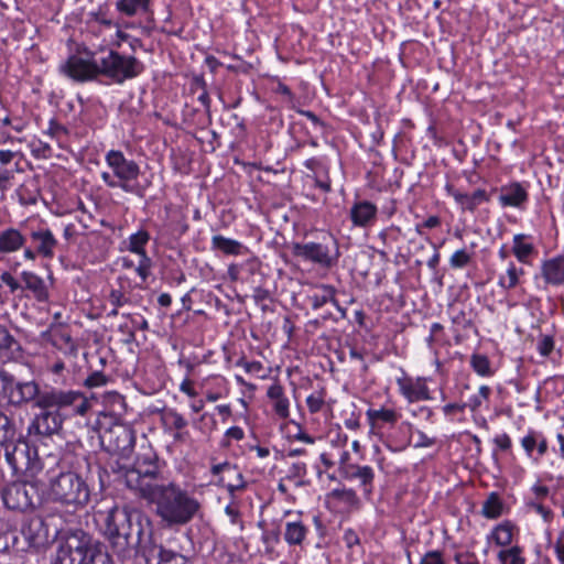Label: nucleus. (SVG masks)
Returning a JSON list of instances; mask_svg holds the SVG:
<instances>
[{"label": "nucleus", "mask_w": 564, "mask_h": 564, "mask_svg": "<svg viewBox=\"0 0 564 564\" xmlns=\"http://www.w3.org/2000/svg\"><path fill=\"white\" fill-rule=\"evenodd\" d=\"M416 435H417V441H416L415 446L429 447V446L434 444V440L429 437V436H426L423 432L417 431Z\"/></svg>", "instance_id": "nucleus-60"}, {"label": "nucleus", "mask_w": 564, "mask_h": 564, "mask_svg": "<svg viewBox=\"0 0 564 564\" xmlns=\"http://www.w3.org/2000/svg\"><path fill=\"white\" fill-rule=\"evenodd\" d=\"M521 547L518 545L511 546L510 549L501 550L498 553V558L506 564L510 560V564H524L525 560L521 556Z\"/></svg>", "instance_id": "nucleus-43"}, {"label": "nucleus", "mask_w": 564, "mask_h": 564, "mask_svg": "<svg viewBox=\"0 0 564 564\" xmlns=\"http://www.w3.org/2000/svg\"><path fill=\"white\" fill-rule=\"evenodd\" d=\"M112 549L123 557L142 556L147 564H192L184 555L163 549L154 531H105Z\"/></svg>", "instance_id": "nucleus-1"}, {"label": "nucleus", "mask_w": 564, "mask_h": 564, "mask_svg": "<svg viewBox=\"0 0 564 564\" xmlns=\"http://www.w3.org/2000/svg\"><path fill=\"white\" fill-rule=\"evenodd\" d=\"M456 564H479L478 560L469 554H456Z\"/></svg>", "instance_id": "nucleus-62"}, {"label": "nucleus", "mask_w": 564, "mask_h": 564, "mask_svg": "<svg viewBox=\"0 0 564 564\" xmlns=\"http://www.w3.org/2000/svg\"><path fill=\"white\" fill-rule=\"evenodd\" d=\"M489 539H494L498 545L506 546L513 541V531H491Z\"/></svg>", "instance_id": "nucleus-50"}, {"label": "nucleus", "mask_w": 564, "mask_h": 564, "mask_svg": "<svg viewBox=\"0 0 564 564\" xmlns=\"http://www.w3.org/2000/svg\"><path fill=\"white\" fill-rule=\"evenodd\" d=\"M2 124L3 126H11L12 129L17 132H21L24 130L25 128V123L21 120H17L15 122H12L11 118L10 117H4L2 120H1Z\"/></svg>", "instance_id": "nucleus-61"}, {"label": "nucleus", "mask_w": 564, "mask_h": 564, "mask_svg": "<svg viewBox=\"0 0 564 564\" xmlns=\"http://www.w3.org/2000/svg\"><path fill=\"white\" fill-rule=\"evenodd\" d=\"M57 552L69 555L73 564H113L106 547L85 531H68Z\"/></svg>", "instance_id": "nucleus-4"}, {"label": "nucleus", "mask_w": 564, "mask_h": 564, "mask_svg": "<svg viewBox=\"0 0 564 564\" xmlns=\"http://www.w3.org/2000/svg\"><path fill=\"white\" fill-rule=\"evenodd\" d=\"M446 191L464 210L473 212L480 204L489 200L486 191L480 188L476 189L471 194H467L459 192L452 185H446Z\"/></svg>", "instance_id": "nucleus-24"}, {"label": "nucleus", "mask_w": 564, "mask_h": 564, "mask_svg": "<svg viewBox=\"0 0 564 564\" xmlns=\"http://www.w3.org/2000/svg\"><path fill=\"white\" fill-rule=\"evenodd\" d=\"M128 488L143 497H151L153 489L160 486L155 481L160 476L156 453L151 446L141 447L131 467H120Z\"/></svg>", "instance_id": "nucleus-3"}, {"label": "nucleus", "mask_w": 564, "mask_h": 564, "mask_svg": "<svg viewBox=\"0 0 564 564\" xmlns=\"http://www.w3.org/2000/svg\"><path fill=\"white\" fill-rule=\"evenodd\" d=\"M494 442L502 451H508L511 447V438L506 433L497 435Z\"/></svg>", "instance_id": "nucleus-56"}, {"label": "nucleus", "mask_w": 564, "mask_h": 564, "mask_svg": "<svg viewBox=\"0 0 564 564\" xmlns=\"http://www.w3.org/2000/svg\"><path fill=\"white\" fill-rule=\"evenodd\" d=\"M536 349L541 356L547 357L554 349V338L549 335H542L539 338Z\"/></svg>", "instance_id": "nucleus-47"}, {"label": "nucleus", "mask_w": 564, "mask_h": 564, "mask_svg": "<svg viewBox=\"0 0 564 564\" xmlns=\"http://www.w3.org/2000/svg\"><path fill=\"white\" fill-rule=\"evenodd\" d=\"M21 279L25 288L33 293L37 301L43 302L48 299L47 289L41 276L31 271H23L21 272Z\"/></svg>", "instance_id": "nucleus-34"}, {"label": "nucleus", "mask_w": 564, "mask_h": 564, "mask_svg": "<svg viewBox=\"0 0 564 564\" xmlns=\"http://www.w3.org/2000/svg\"><path fill=\"white\" fill-rule=\"evenodd\" d=\"M512 253L521 263L528 264L535 253V248L532 242L528 241L525 235L518 234L513 237Z\"/></svg>", "instance_id": "nucleus-35"}, {"label": "nucleus", "mask_w": 564, "mask_h": 564, "mask_svg": "<svg viewBox=\"0 0 564 564\" xmlns=\"http://www.w3.org/2000/svg\"><path fill=\"white\" fill-rule=\"evenodd\" d=\"M0 382L4 397L14 406H21L39 399L40 387L31 381H18L7 371L0 372Z\"/></svg>", "instance_id": "nucleus-13"}, {"label": "nucleus", "mask_w": 564, "mask_h": 564, "mask_svg": "<svg viewBox=\"0 0 564 564\" xmlns=\"http://www.w3.org/2000/svg\"><path fill=\"white\" fill-rule=\"evenodd\" d=\"M123 281H124V278L119 276V279H118L119 289H111V291L108 295V301L112 306L121 307V306L130 303V299L127 295V292H126V289L123 285Z\"/></svg>", "instance_id": "nucleus-41"}, {"label": "nucleus", "mask_w": 564, "mask_h": 564, "mask_svg": "<svg viewBox=\"0 0 564 564\" xmlns=\"http://www.w3.org/2000/svg\"><path fill=\"white\" fill-rule=\"evenodd\" d=\"M470 254L465 249H460L452 254L449 264L454 269H462L470 262Z\"/></svg>", "instance_id": "nucleus-46"}, {"label": "nucleus", "mask_w": 564, "mask_h": 564, "mask_svg": "<svg viewBox=\"0 0 564 564\" xmlns=\"http://www.w3.org/2000/svg\"><path fill=\"white\" fill-rule=\"evenodd\" d=\"M491 393V389L488 386H481L477 394L471 395L467 402L463 403L465 409H469L471 412L477 411L484 401L488 400Z\"/></svg>", "instance_id": "nucleus-42"}, {"label": "nucleus", "mask_w": 564, "mask_h": 564, "mask_svg": "<svg viewBox=\"0 0 564 564\" xmlns=\"http://www.w3.org/2000/svg\"><path fill=\"white\" fill-rule=\"evenodd\" d=\"M64 416L57 411L42 410L32 422L31 429L39 435L48 436L57 433L63 425Z\"/></svg>", "instance_id": "nucleus-21"}, {"label": "nucleus", "mask_w": 564, "mask_h": 564, "mask_svg": "<svg viewBox=\"0 0 564 564\" xmlns=\"http://www.w3.org/2000/svg\"><path fill=\"white\" fill-rule=\"evenodd\" d=\"M267 397L270 400L274 414L280 420L290 417V400L285 395L284 388L279 382H273L267 390Z\"/></svg>", "instance_id": "nucleus-23"}, {"label": "nucleus", "mask_w": 564, "mask_h": 564, "mask_svg": "<svg viewBox=\"0 0 564 564\" xmlns=\"http://www.w3.org/2000/svg\"><path fill=\"white\" fill-rule=\"evenodd\" d=\"M63 74L76 82L95 79L99 75L98 58L85 59L73 55L59 66Z\"/></svg>", "instance_id": "nucleus-15"}, {"label": "nucleus", "mask_w": 564, "mask_h": 564, "mask_svg": "<svg viewBox=\"0 0 564 564\" xmlns=\"http://www.w3.org/2000/svg\"><path fill=\"white\" fill-rule=\"evenodd\" d=\"M482 514L489 519H497L503 512V503L497 492H490L482 505Z\"/></svg>", "instance_id": "nucleus-39"}, {"label": "nucleus", "mask_w": 564, "mask_h": 564, "mask_svg": "<svg viewBox=\"0 0 564 564\" xmlns=\"http://www.w3.org/2000/svg\"><path fill=\"white\" fill-rule=\"evenodd\" d=\"M420 564H445L440 551H430L421 560Z\"/></svg>", "instance_id": "nucleus-53"}, {"label": "nucleus", "mask_w": 564, "mask_h": 564, "mask_svg": "<svg viewBox=\"0 0 564 564\" xmlns=\"http://www.w3.org/2000/svg\"><path fill=\"white\" fill-rule=\"evenodd\" d=\"M310 299L314 310L321 308L328 302L337 305V301L335 300V289L327 284L317 286V292L314 293Z\"/></svg>", "instance_id": "nucleus-38"}, {"label": "nucleus", "mask_w": 564, "mask_h": 564, "mask_svg": "<svg viewBox=\"0 0 564 564\" xmlns=\"http://www.w3.org/2000/svg\"><path fill=\"white\" fill-rule=\"evenodd\" d=\"M48 496L55 501L77 507L88 502L90 491L80 475L74 471H61L50 477Z\"/></svg>", "instance_id": "nucleus-7"}, {"label": "nucleus", "mask_w": 564, "mask_h": 564, "mask_svg": "<svg viewBox=\"0 0 564 564\" xmlns=\"http://www.w3.org/2000/svg\"><path fill=\"white\" fill-rule=\"evenodd\" d=\"M96 516L105 522L107 529H145L150 525L149 518L142 511L127 507H115L108 512L99 511Z\"/></svg>", "instance_id": "nucleus-14"}, {"label": "nucleus", "mask_w": 564, "mask_h": 564, "mask_svg": "<svg viewBox=\"0 0 564 564\" xmlns=\"http://www.w3.org/2000/svg\"><path fill=\"white\" fill-rule=\"evenodd\" d=\"M212 247L216 250H219L226 254H240L243 246L241 242L226 238L221 235L213 236L212 238Z\"/></svg>", "instance_id": "nucleus-37"}, {"label": "nucleus", "mask_w": 564, "mask_h": 564, "mask_svg": "<svg viewBox=\"0 0 564 564\" xmlns=\"http://www.w3.org/2000/svg\"><path fill=\"white\" fill-rule=\"evenodd\" d=\"M105 161L110 172L100 173L102 182L110 188H120L126 193H138V177L140 166L133 160H129L121 151L110 150L105 155Z\"/></svg>", "instance_id": "nucleus-5"}, {"label": "nucleus", "mask_w": 564, "mask_h": 564, "mask_svg": "<svg viewBox=\"0 0 564 564\" xmlns=\"http://www.w3.org/2000/svg\"><path fill=\"white\" fill-rule=\"evenodd\" d=\"M523 274L524 270L518 268L514 262L510 261L506 272L499 275L498 285L506 291L512 290L520 284V279Z\"/></svg>", "instance_id": "nucleus-36"}, {"label": "nucleus", "mask_w": 564, "mask_h": 564, "mask_svg": "<svg viewBox=\"0 0 564 564\" xmlns=\"http://www.w3.org/2000/svg\"><path fill=\"white\" fill-rule=\"evenodd\" d=\"M344 477L347 479H358L360 485L364 487L365 492H371L375 473L370 466H347L345 467Z\"/></svg>", "instance_id": "nucleus-32"}, {"label": "nucleus", "mask_w": 564, "mask_h": 564, "mask_svg": "<svg viewBox=\"0 0 564 564\" xmlns=\"http://www.w3.org/2000/svg\"><path fill=\"white\" fill-rule=\"evenodd\" d=\"M366 416L371 427L378 429L381 427L382 424L394 425L398 422L400 414L393 409L382 406L379 409H368Z\"/></svg>", "instance_id": "nucleus-31"}, {"label": "nucleus", "mask_w": 564, "mask_h": 564, "mask_svg": "<svg viewBox=\"0 0 564 564\" xmlns=\"http://www.w3.org/2000/svg\"><path fill=\"white\" fill-rule=\"evenodd\" d=\"M397 384L400 393L410 403L431 399L430 390L424 378H398Z\"/></svg>", "instance_id": "nucleus-19"}, {"label": "nucleus", "mask_w": 564, "mask_h": 564, "mask_svg": "<svg viewBox=\"0 0 564 564\" xmlns=\"http://www.w3.org/2000/svg\"><path fill=\"white\" fill-rule=\"evenodd\" d=\"M30 238L40 257L44 259H53L55 257L58 241L51 229L39 227L31 231Z\"/></svg>", "instance_id": "nucleus-20"}, {"label": "nucleus", "mask_w": 564, "mask_h": 564, "mask_svg": "<svg viewBox=\"0 0 564 564\" xmlns=\"http://www.w3.org/2000/svg\"><path fill=\"white\" fill-rule=\"evenodd\" d=\"M4 457L14 476L31 479L37 478L50 462L57 463V458L53 456L48 457L45 463L41 462L37 449L25 440L7 444Z\"/></svg>", "instance_id": "nucleus-6"}, {"label": "nucleus", "mask_w": 564, "mask_h": 564, "mask_svg": "<svg viewBox=\"0 0 564 564\" xmlns=\"http://www.w3.org/2000/svg\"><path fill=\"white\" fill-rule=\"evenodd\" d=\"M180 390L191 398H194L197 394V392L193 388V382L189 379H185L182 381V383L180 384Z\"/></svg>", "instance_id": "nucleus-59"}, {"label": "nucleus", "mask_w": 564, "mask_h": 564, "mask_svg": "<svg viewBox=\"0 0 564 564\" xmlns=\"http://www.w3.org/2000/svg\"><path fill=\"white\" fill-rule=\"evenodd\" d=\"M521 446L523 447L528 457L533 458V451L536 449L538 457L534 458L538 462L547 452V441L539 432L529 431L521 438Z\"/></svg>", "instance_id": "nucleus-30"}, {"label": "nucleus", "mask_w": 564, "mask_h": 564, "mask_svg": "<svg viewBox=\"0 0 564 564\" xmlns=\"http://www.w3.org/2000/svg\"><path fill=\"white\" fill-rule=\"evenodd\" d=\"M225 436L235 441H240L245 437V432L239 426H231L226 431Z\"/></svg>", "instance_id": "nucleus-58"}, {"label": "nucleus", "mask_w": 564, "mask_h": 564, "mask_svg": "<svg viewBox=\"0 0 564 564\" xmlns=\"http://www.w3.org/2000/svg\"><path fill=\"white\" fill-rule=\"evenodd\" d=\"M194 426L202 432L213 431L216 427V420L213 414L204 413L200 415L198 422H194Z\"/></svg>", "instance_id": "nucleus-48"}, {"label": "nucleus", "mask_w": 564, "mask_h": 564, "mask_svg": "<svg viewBox=\"0 0 564 564\" xmlns=\"http://www.w3.org/2000/svg\"><path fill=\"white\" fill-rule=\"evenodd\" d=\"M116 10L124 17H148L153 13L152 0H116Z\"/></svg>", "instance_id": "nucleus-27"}, {"label": "nucleus", "mask_w": 564, "mask_h": 564, "mask_svg": "<svg viewBox=\"0 0 564 564\" xmlns=\"http://www.w3.org/2000/svg\"><path fill=\"white\" fill-rule=\"evenodd\" d=\"M305 538V531H285L284 539L289 544H300Z\"/></svg>", "instance_id": "nucleus-54"}, {"label": "nucleus", "mask_w": 564, "mask_h": 564, "mask_svg": "<svg viewBox=\"0 0 564 564\" xmlns=\"http://www.w3.org/2000/svg\"><path fill=\"white\" fill-rule=\"evenodd\" d=\"M50 341L65 355L75 356L77 354V345L73 340L72 336L62 328L51 330Z\"/></svg>", "instance_id": "nucleus-33"}, {"label": "nucleus", "mask_w": 564, "mask_h": 564, "mask_svg": "<svg viewBox=\"0 0 564 564\" xmlns=\"http://www.w3.org/2000/svg\"><path fill=\"white\" fill-rule=\"evenodd\" d=\"M532 491L534 492V495L538 499H543V498L547 497V495L550 492V490L546 486H543L540 484H535L532 487Z\"/></svg>", "instance_id": "nucleus-64"}, {"label": "nucleus", "mask_w": 564, "mask_h": 564, "mask_svg": "<svg viewBox=\"0 0 564 564\" xmlns=\"http://www.w3.org/2000/svg\"><path fill=\"white\" fill-rule=\"evenodd\" d=\"M210 473L214 476H218V484L226 487L230 492L245 487V479L241 471L236 465L229 462L214 464L210 468Z\"/></svg>", "instance_id": "nucleus-18"}, {"label": "nucleus", "mask_w": 564, "mask_h": 564, "mask_svg": "<svg viewBox=\"0 0 564 564\" xmlns=\"http://www.w3.org/2000/svg\"><path fill=\"white\" fill-rule=\"evenodd\" d=\"M12 341V337L9 334V332L3 327L0 326V351L2 349H7L10 347Z\"/></svg>", "instance_id": "nucleus-57"}, {"label": "nucleus", "mask_w": 564, "mask_h": 564, "mask_svg": "<svg viewBox=\"0 0 564 564\" xmlns=\"http://www.w3.org/2000/svg\"><path fill=\"white\" fill-rule=\"evenodd\" d=\"M528 200V193L520 183L501 187L499 203L503 207H521Z\"/></svg>", "instance_id": "nucleus-26"}, {"label": "nucleus", "mask_w": 564, "mask_h": 564, "mask_svg": "<svg viewBox=\"0 0 564 564\" xmlns=\"http://www.w3.org/2000/svg\"><path fill=\"white\" fill-rule=\"evenodd\" d=\"M470 366L474 371L481 377H490L494 375L490 361L485 355L474 354L470 358Z\"/></svg>", "instance_id": "nucleus-40"}, {"label": "nucleus", "mask_w": 564, "mask_h": 564, "mask_svg": "<svg viewBox=\"0 0 564 564\" xmlns=\"http://www.w3.org/2000/svg\"><path fill=\"white\" fill-rule=\"evenodd\" d=\"M41 479L23 478L9 485L3 492L4 505L12 510L24 511L40 502Z\"/></svg>", "instance_id": "nucleus-12"}, {"label": "nucleus", "mask_w": 564, "mask_h": 564, "mask_svg": "<svg viewBox=\"0 0 564 564\" xmlns=\"http://www.w3.org/2000/svg\"><path fill=\"white\" fill-rule=\"evenodd\" d=\"M465 410V405L463 403H448L443 406V412L448 415L454 412H462Z\"/></svg>", "instance_id": "nucleus-63"}, {"label": "nucleus", "mask_w": 564, "mask_h": 564, "mask_svg": "<svg viewBox=\"0 0 564 564\" xmlns=\"http://www.w3.org/2000/svg\"><path fill=\"white\" fill-rule=\"evenodd\" d=\"M153 491L151 497L143 498L156 503L159 516L169 524L184 525L199 510V502L173 481L160 484Z\"/></svg>", "instance_id": "nucleus-2"}, {"label": "nucleus", "mask_w": 564, "mask_h": 564, "mask_svg": "<svg viewBox=\"0 0 564 564\" xmlns=\"http://www.w3.org/2000/svg\"><path fill=\"white\" fill-rule=\"evenodd\" d=\"M102 447L110 454L122 458L129 457L135 442L134 431L127 424L112 422L109 426H100L99 434Z\"/></svg>", "instance_id": "nucleus-11"}, {"label": "nucleus", "mask_w": 564, "mask_h": 564, "mask_svg": "<svg viewBox=\"0 0 564 564\" xmlns=\"http://www.w3.org/2000/svg\"><path fill=\"white\" fill-rule=\"evenodd\" d=\"M107 383V378L101 372H94L85 380V386L88 388L101 387Z\"/></svg>", "instance_id": "nucleus-51"}, {"label": "nucleus", "mask_w": 564, "mask_h": 564, "mask_svg": "<svg viewBox=\"0 0 564 564\" xmlns=\"http://www.w3.org/2000/svg\"><path fill=\"white\" fill-rule=\"evenodd\" d=\"M14 434V426L10 419L0 411V443L7 442Z\"/></svg>", "instance_id": "nucleus-45"}, {"label": "nucleus", "mask_w": 564, "mask_h": 564, "mask_svg": "<svg viewBox=\"0 0 564 564\" xmlns=\"http://www.w3.org/2000/svg\"><path fill=\"white\" fill-rule=\"evenodd\" d=\"M149 239L150 235L145 230H139L129 237L128 250L139 256L135 272L141 278L142 282H145L152 268V260L147 254L144 248Z\"/></svg>", "instance_id": "nucleus-17"}, {"label": "nucleus", "mask_w": 564, "mask_h": 564, "mask_svg": "<svg viewBox=\"0 0 564 564\" xmlns=\"http://www.w3.org/2000/svg\"><path fill=\"white\" fill-rule=\"evenodd\" d=\"M1 281L9 286L10 291L14 293L17 290L20 289V284L18 281L13 278V275L9 272H3L0 276Z\"/></svg>", "instance_id": "nucleus-55"}, {"label": "nucleus", "mask_w": 564, "mask_h": 564, "mask_svg": "<svg viewBox=\"0 0 564 564\" xmlns=\"http://www.w3.org/2000/svg\"><path fill=\"white\" fill-rule=\"evenodd\" d=\"M292 253L297 258L319 264L323 268L335 265L340 256L337 240L330 235L319 242H295L292 245Z\"/></svg>", "instance_id": "nucleus-10"}, {"label": "nucleus", "mask_w": 564, "mask_h": 564, "mask_svg": "<svg viewBox=\"0 0 564 564\" xmlns=\"http://www.w3.org/2000/svg\"><path fill=\"white\" fill-rule=\"evenodd\" d=\"M26 242L25 236L17 228L9 227L0 231V252L14 253Z\"/></svg>", "instance_id": "nucleus-29"}, {"label": "nucleus", "mask_w": 564, "mask_h": 564, "mask_svg": "<svg viewBox=\"0 0 564 564\" xmlns=\"http://www.w3.org/2000/svg\"><path fill=\"white\" fill-rule=\"evenodd\" d=\"M35 406L41 410L61 411L73 408L75 414L85 415L89 409L86 397L76 390H62L53 387L40 389Z\"/></svg>", "instance_id": "nucleus-8"}, {"label": "nucleus", "mask_w": 564, "mask_h": 564, "mask_svg": "<svg viewBox=\"0 0 564 564\" xmlns=\"http://www.w3.org/2000/svg\"><path fill=\"white\" fill-rule=\"evenodd\" d=\"M237 365L241 366L248 373L260 375L263 371V365L260 361L239 360Z\"/></svg>", "instance_id": "nucleus-52"}, {"label": "nucleus", "mask_w": 564, "mask_h": 564, "mask_svg": "<svg viewBox=\"0 0 564 564\" xmlns=\"http://www.w3.org/2000/svg\"><path fill=\"white\" fill-rule=\"evenodd\" d=\"M541 276L547 285H564V254H558L543 261L541 264Z\"/></svg>", "instance_id": "nucleus-22"}, {"label": "nucleus", "mask_w": 564, "mask_h": 564, "mask_svg": "<svg viewBox=\"0 0 564 564\" xmlns=\"http://www.w3.org/2000/svg\"><path fill=\"white\" fill-rule=\"evenodd\" d=\"M98 63L99 75H104L117 84L132 79L143 70V64L138 58L121 55L115 51H109L107 55L99 57Z\"/></svg>", "instance_id": "nucleus-9"}, {"label": "nucleus", "mask_w": 564, "mask_h": 564, "mask_svg": "<svg viewBox=\"0 0 564 564\" xmlns=\"http://www.w3.org/2000/svg\"><path fill=\"white\" fill-rule=\"evenodd\" d=\"M377 216V207L375 204L362 200L356 203L350 209V219L355 226H370Z\"/></svg>", "instance_id": "nucleus-28"}, {"label": "nucleus", "mask_w": 564, "mask_h": 564, "mask_svg": "<svg viewBox=\"0 0 564 564\" xmlns=\"http://www.w3.org/2000/svg\"><path fill=\"white\" fill-rule=\"evenodd\" d=\"M163 420L166 424L175 430H183L187 426L186 419L175 410H167L164 413Z\"/></svg>", "instance_id": "nucleus-44"}, {"label": "nucleus", "mask_w": 564, "mask_h": 564, "mask_svg": "<svg viewBox=\"0 0 564 564\" xmlns=\"http://www.w3.org/2000/svg\"><path fill=\"white\" fill-rule=\"evenodd\" d=\"M59 532L51 534L50 531H4L3 535L6 539L10 536L14 543L22 539L26 547L22 546L21 550L44 552L57 540Z\"/></svg>", "instance_id": "nucleus-16"}, {"label": "nucleus", "mask_w": 564, "mask_h": 564, "mask_svg": "<svg viewBox=\"0 0 564 564\" xmlns=\"http://www.w3.org/2000/svg\"><path fill=\"white\" fill-rule=\"evenodd\" d=\"M326 502L329 508L346 511L358 505V498L352 489L336 488L328 494Z\"/></svg>", "instance_id": "nucleus-25"}, {"label": "nucleus", "mask_w": 564, "mask_h": 564, "mask_svg": "<svg viewBox=\"0 0 564 564\" xmlns=\"http://www.w3.org/2000/svg\"><path fill=\"white\" fill-rule=\"evenodd\" d=\"M324 397L322 393H313L306 398V405L311 413H317L324 405Z\"/></svg>", "instance_id": "nucleus-49"}]
</instances>
